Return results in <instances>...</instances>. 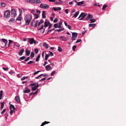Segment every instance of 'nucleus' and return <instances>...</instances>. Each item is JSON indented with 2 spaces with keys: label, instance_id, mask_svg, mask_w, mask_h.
<instances>
[{
  "label": "nucleus",
  "instance_id": "nucleus-1",
  "mask_svg": "<svg viewBox=\"0 0 126 126\" xmlns=\"http://www.w3.org/2000/svg\"><path fill=\"white\" fill-rule=\"evenodd\" d=\"M32 18V16L31 15L29 14L26 15L24 18L25 22V25H27L29 24Z\"/></svg>",
  "mask_w": 126,
  "mask_h": 126
},
{
  "label": "nucleus",
  "instance_id": "nucleus-2",
  "mask_svg": "<svg viewBox=\"0 0 126 126\" xmlns=\"http://www.w3.org/2000/svg\"><path fill=\"white\" fill-rule=\"evenodd\" d=\"M7 43V39L4 38H2L1 40L0 39V45L2 47H5L6 46V44Z\"/></svg>",
  "mask_w": 126,
  "mask_h": 126
},
{
  "label": "nucleus",
  "instance_id": "nucleus-3",
  "mask_svg": "<svg viewBox=\"0 0 126 126\" xmlns=\"http://www.w3.org/2000/svg\"><path fill=\"white\" fill-rule=\"evenodd\" d=\"M40 7L42 8L47 9L49 8V6L47 4L42 3L40 4Z\"/></svg>",
  "mask_w": 126,
  "mask_h": 126
},
{
  "label": "nucleus",
  "instance_id": "nucleus-4",
  "mask_svg": "<svg viewBox=\"0 0 126 126\" xmlns=\"http://www.w3.org/2000/svg\"><path fill=\"white\" fill-rule=\"evenodd\" d=\"M38 20H36V21H35V20L34 18L33 19L32 21L31 22V26L32 27L33 26V23L34 22H35V25L34 26V27L35 28H36L37 27V23H38Z\"/></svg>",
  "mask_w": 126,
  "mask_h": 126
},
{
  "label": "nucleus",
  "instance_id": "nucleus-5",
  "mask_svg": "<svg viewBox=\"0 0 126 126\" xmlns=\"http://www.w3.org/2000/svg\"><path fill=\"white\" fill-rule=\"evenodd\" d=\"M10 11L9 10H6L4 13V17L6 18H8L10 16Z\"/></svg>",
  "mask_w": 126,
  "mask_h": 126
},
{
  "label": "nucleus",
  "instance_id": "nucleus-6",
  "mask_svg": "<svg viewBox=\"0 0 126 126\" xmlns=\"http://www.w3.org/2000/svg\"><path fill=\"white\" fill-rule=\"evenodd\" d=\"M17 15L16 11L14 9H12L11 10V16H12L15 17Z\"/></svg>",
  "mask_w": 126,
  "mask_h": 126
},
{
  "label": "nucleus",
  "instance_id": "nucleus-7",
  "mask_svg": "<svg viewBox=\"0 0 126 126\" xmlns=\"http://www.w3.org/2000/svg\"><path fill=\"white\" fill-rule=\"evenodd\" d=\"M87 15V14H86L83 13H82L78 17V18H80V17H82L79 19V20H82Z\"/></svg>",
  "mask_w": 126,
  "mask_h": 126
},
{
  "label": "nucleus",
  "instance_id": "nucleus-8",
  "mask_svg": "<svg viewBox=\"0 0 126 126\" xmlns=\"http://www.w3.org/2000/svg\"><path fill=\"white\" fill-rule=\"evenodd\" d=\"M28 39H29L28 41L30 44H32L33 43L34 38H28Z\"/></svg>",
  "mask_w": 126,
  "mask_h": 126
},
{
  "label": "nucleus",
  "instance_id": "nucleus-9",
  "mask_svg": "<svg viewBox=\"0 0 126 126\" xmlns=\"http://www.w3.org/2000/svg\"><path fill=\"white\" fill-rule=\"evenodd\" d=\"M54 27L56 28H61L62 27L58 23L55 24L54 25Z\"/></svg>",
  "mask_w": 126,
  "mask_h": 126
},
{
  "label": "nucleus",
  "instance_id": "nucleus-10",
  "mask_svg": "<svg viewBox=\"0 0 126 126\" xmlns=\"http://www.w3.org/2000/svg\"><path fill=\"white\" fill-rule=\"evenodd\" d=\"M59 38L62 41H66L67 39V38L66 37H64L62 36H60L59 37Z\"/></svg>",
  "mask_w": 126,
  "mask_h": 126
},
{
  "label": "nucleus",
  "instance_id": "nucleus-11",
  "mask_svg": "<svg viewBox=\"0 0 126 126\" xmlns=\"http://www.w3.org/2000/svg\"><path fill=\"white\" fill-rule=\"evenodd\" d=\"M24 51V48L22 49L18 52L19 55L20 56L22 55Z\"/></svg>",
  "mask_w": 126,
  "mask_h": 126
},
{
  "label": "nucleus",
  "instance_id": "nucleus-12",
  "mask_svg": "<svg viewBox=\"0 0 126 126\" xmlns=\"http://www.w3.org/2000/svg\"><path fill=\"white\" fill-rule=\"evenodd\" d=\"M21 14H20L16 18V20L17 21H21V19L22 18V17L21 16Z\"/></svg>",
  "mask_w": 126,
  "mask_h": 126
},
{
  "label": "nucleus",
  "instance_id": "nucleus-13",
  "mask_svg": "<svg viewBox=\"0 0 126 126\" xmlns=\"http://www.w3.org/2000/svg\"><path fill=\"white\" fill-rule=\"evenodd\" d=\"M38 83L37 82V85L35 87H32V89L33 91H35L36 90L37 88L38 87Z\"/></svg>",
  "mask_w": 126,
  "mask_h": 126
},
{
  "label": "nucleus",
  "instance_id": "nucleus-14",
  "mask_svg": "<svg viewBox=\"0 0 126 126\" xmlns=\"http://www.w3.org/2000/svg\"><path fill=\"white\" fill-rule=\"evenodd\" d=\"M46 69L47 71H49L51 69L52 67L49 65L46 66Z\"/></svg>",
  "mask_w": 126,
  "mask_h": 126
},
{
  "label": "nucleus",
  "instance_id": "nucleus-15",
  "mask_svg": "<svg viewBox=\"0 0 126 126\" xmlns=\"http://www.w3.org/2000/svg\"><path fill=\"white\" fill-rule=\"evenodd\" d=\"M15 98L16 102L18 103H19L20 102V100L19 97L17 96H15Z\"/></svg>",
  "mask_w": 126,
  "mask_h": 126
},
{
  "label": "nucleus",
  "instance_id": "nucleus-16",
  "mask_svg": "<svg viewBox=\"0 0 126 126\" xmlns=\"http://www.w3.org/2000/svg\"><path fill=\"white\" fill-rule=\"evenodd\" d=\"M93 18V16L89 14L86 18V19L87 20H89L90 19H92Z\"/></svg>",
  "mask_w": 126,
  "mask_h": 126
},
{
  "label": "nucleus",
  "instance_id": "nucleus-17",
  "mask_svg": "<svg viewBox=\"0 0 126 126\" xmlns=\"http://www.w3.org/2000/svg\"><path fill=\"white\" fill-rule=\"evenodd\" d=\"M5 103V102H0V104H1V107L0 108V110H2L3 108L4 104Z\"/></svg>",
  "mask_w": 126,
  "mask_h": 126
},
{
  "label": "nucleus",
  "instance_id": "nucleus-18",
  "mask_svg": "<svg viewBox=\"0 0 126 126\" xmlns=\"http://www.w3.org/2000/svg\"><path fill=\"white\" fill-rule=\"evenodd\" d=\"M30 53V51L28 50L27 49H26V56H29Z\"/></svg>",
  "mask_w": 126,
  "mask_h": 126
},
{
  "label": "nucleus",
  "instance_id": "nucleus-19",
  "mask_svg": "<svg viewBox=\"0 0 126 126\" xmlns=\"http://www.w3.org/2000/svg\"><path fill=\"white\" fill-rule=\"evenodd\" d=\"M50 122H48L46 121H45L41 125V126H43L46 125V124H48L50 123Z\"/></svg>",
  "mask_w": 126,
  "mask_h": 126
},
{
  "label": "nucleus",
  "instance_id": "nucleus-20",
  "mask_svg": "<svg viewBox=\"0 0 126 126\" xmlns=\"http://www.w3.org/2000/svg\"><path fill=\"white\" fill-rule=\"evenodd\" d=\"M30 92L31 90L29 89H27L25 90L23 92L24 93H29Z\"/></svg>",
  "mask_w": 126,
  "mask_h": 126
},
{
  "label": "nucleus",
  "instance_id": "nucleus-21",
  "mask_svg": "<svg viewBox=\"0 0 126 126\" xmlns=\"http://www.w3.org/2000/svg\"><path fill=\"white\" fill-rule=\"evenodd\" d=\"M77 5H76L75 6L77 5L78 6H80L81 5L83 4H84V2H83V1H81V2H77Z\"/></svg>",
  "mask_w": 126,
  "mask_h": 126
},
{
  "label": "nucleus",
  "instance_id": "nucleus-22",
  "mask_svg": "<svg viewBox=\"0 0 126 126\" xmlns=\"http://www.w3.org/2000/svg\"><path fill=\"white\" fill-rule=\"evenodd\" d=\"M78 33L76 32H73L72 33V36L77 37Z\"/></svg>",
  "mask_w": 126,
  "mask_h": 126
},
{
  "label": "nucleus",
  "instance_id": "nucleus-23",
  "mask_svg": "<svg viewBox=\"0 0 126 126\" xmlns=\"http://www.w3.org/2000/svg\"><path fill=\"white\" fill-rule=\"evenodd\" d=\"M79 11L76 13L74 15L73 17L75 18H76L79 15Z\"/></svg>",
  "mask_w": 126,
  "mask_h": 126
},
{
  "label": "nucleus",
  "instance_id": "nucleus-24",
  "mask_svg": "<svg viewBox=\"0 0 126 126\" xmlns=\"http://www.w3.org/2000/svg\"><path fill=\"white\" fill-rule=\"evenodd\" d=\"M10 109H11V110L12 109L13 110H14L15 109V108L14 105H12L10 106Z\"/></svg>",
  "mask_w": 126,
  "mask_h": 126
},
{
  "label": "nucleus",
  "instance_id": "nucleus-25",
  "mask_svg": "<svg viewBox=\"0 0 126 126\" xmlns=\"http://www.w3.org/2000/svg\"><path fill=\"white\" fill-rule=\"evenodd\" d=\"M45 11H42V17L44 18H46V17L45 16Z\"/></svg>",
  "mask_w": 126,
  "mask_h": 126
},
{
  "label": "nucleus",
  "instance_id": "nucleus-26",
  "mask_svg": "<svg viewBox=\"0 0 126 126\" xmlns=\"http://www.w3.org/2000/svg\"><path fill=\"white\" fill-rule=\"evenodd\" d=\"M95 26V24H89V26L91 27H94Z\"/></svg>",
  "mask_w": 126,
  "mask_h": 126
},
{
  "label": "nucleus",
  "instance_id": "nucleus-27",
  "mask_svg": "<svg viewBox=\"0 0 126 126\" xmlns=\"http://www.w3.org/2000/svg\"><path fill=\"white\" fill-rule=\"evenodd\" d=\"M34 53L33 52H32L31 53V54L30 55L31 58V59L32 58H33L34 57Z\"/></svg>",
  "mask_w": 126,
  "mask_h": 126
},
{
  "label": "nucleus",
  "instance_id": "nucleus-28",
  "mask_svg": "<svg viewBox=\"0 0 126 126\" xmlns=\"http://www.w3.org/2000/svg\"><path fill=\"white\" fill-rule=\"evenodd\" d=\"M43 46L47 48H48V47L47 44L46 43H43Z\"/></svg>",
  "mask_w": 126,
  "mask_h": 126
},
{
  "label": "nucleus",
  "instance_id": "nucleus-29",
  "mask_svg": "<svg viewBox=\"0 0 126 126\" xmlns=\"http://www.w3.org/2000/svg\"><path fill=\"white\" fill-rule=\"evenodd\" d=\"M37 83H34L33 84H30L29 85V86H36V85H37Z\"/></svg>",
  "mask_w": 126,
  "mask_h": 126
},
{
  "label": "nucleus",
  "instance_id": "nucleus-30",
  "mask_svg": "<svg viewBox=\"0 0 126 126\" xmlns=\"http://www.w3.org/2000/svg\"><path fill=\"white\" fill-rule=\"evenodd\" d=\"M49 24V22H45V24H44V27H47L48 25Z\"/></svg>",
  "mask_w": 126,
  "mask_h": 126
},
{
  "label": "nucleus",
  "instance_id": "nucleus-31",
  "mask_svg": "<svg viewBox=\"0 0 126 126\" xmlns=\"http://www.w3.org/2000/svg\"><path fill=\"white\" fill-rule=\"evenodd\" d=\"M64 30V29H56L55 30V31H57L58 32H60L63 31Z\"/></svg>",
  "mask_w": 126,
  "mask_h": 126
},
{
  "label": "nucleus",
  "instance_id": "nucleus-32",
  "mask_svg": "<svg viewBox=\"0 0 126 126\" xmlns=\"http://www.w3.org/2000/svg\"><path fill=\"white\" fill-rule=\"evenodd\" d=\"M40 55H39L37 56L36 59V61L38 62L39 61V59L40 57Z\"/></svg>",
  "mask_w": 126,
  "mask_h": 126
},
{
  "label": "nucleus",
  "instance_id": "nucleus-33",
  "mask_svg": "<svg viewBox=\"0 0 126 126\" xmlns=\"http://www.w3.org/2000/svg\"><path fill=\"white\" fill-rule=\"evenodd\" d=\"M34 16L35 18L37 19L38 17V15L36 14H34Z\"/></svg>",
  "mask_w": 126,
  "mask_h": 126
},
{
  "label": "nucleus",
  "instance_id": "nucleus-34",
  "mask_svg": "<svg viewBox=\"0 0 126 126\" xmlns=\"http://www.w3.org/2000/svg\"><path fill=\"white\" fill-rule=\"evenodd\" d=\"M90 21H91V23H92L95 22L96 21V20L94 19H90Z\"/></svg>",
  "mask_w": 126,
  "mask_h": 126
},
{
  "label": "nucleus",
  "instance_id": "nucleus-35",
  "mask_svg": "<svg viewBox=\"0 0 126 126\" xmlns=\"http://www.w3.org/2000/svg\"><path fill=\"white\" fill-rule=\"evenodd\" d=\"M3 7H4L5 6V3L2 2L0 4Z\"/></svg>",
  "mask_w": 126,
  "mask_h": 126
},
{
  "label": "nucleus",
  "instance_id": "nucleus-36",
  "mask_svg": "<svg viewBox=\"0 0 126 126\" xmlns=\"http://www.w3.org/2000/svg\"><path fill=\"white\" fill-rule=\"evenodd\" d=\"M43 23V21L42 20H41L39 22L38 24V26H39L42 23Z\"/></svg>",
  "mask_w": 126,
  "mask_h": 126
},
{
  "label": "nucleus",
  "instance_id": "nucleus-37",
  "mask_svg": "<svg viewBox=\"0 0 126 126\" xmlns=\"http://www.w3.org/2000/svg\"><path fill=\"white\" fill-rule=\"evenodd\" d=\"M26 58V57L24 56H22L21 57H20L19 58L21 60H24Z\"/></svg>",
  "mask_w": 126,
  "mask_h": 126
},
{
  "label": "nucleus",
  "instance_id": "nucleus-38",
  "mask_svg": "<svg viewBox=\"0 0 126 126\" xmlns=\"http://www.w3.org/2000/svg\"><path fill=\"white\" fill-rule=\"evenodd\" d=\"M9 43H8V46H10V44H12L13 41L10 40H9Z\"/></svg>",
  "mask_w": 126,
  "mask_h": 126
},
{
  "label": "nucleus",
  "instance_id": "nucleus-39",
  "mask_svg": "<svg viewBox=\"0 0 126 126\" xmlns=\"http://www.w3.org/2000/svg\"><path fill=\"white\" fill-rule=\"evenodd\" d=\"M107 5H104L103 6L102 8V10H104L107 7Z\"/></svg>",
  "mask_w": 126,
  "mask_h": 126
},
{
  "label": "nucleus",
  "instance_id": "nucleus-40",
  "mask_svg": "<svg viewBox=\"0 0 126 126\" xmlns=\"http://www.w3.org/2000/svg\"><path fill=\"white\" fill-rule=\"evenodd\" d=\"M15 20L14 19L11 18L9 20V22H13V21L15 22Z\"/></svg>",
  "mask_w": 126,
  "mask_h": 126
},
{
  "label": "nucleus",
  "instance_id": "nucleus-41",
  "mask_svg": "<svg viewBox=\"0 0 126 126\" xmlns=\"http://www.w3.org/2000/svg\"><path fill=\"white\" fill-rule=\"evenodd\" d=\"M36 3H41V1L39 0H36Z\"/></svg>",
  "mask_w": 126,
  "mask_h": 126
},
{
  "label": "nucleus",
  "instance_id": "nucleus-42",
  "mask_svg": "<svg viewBox=\"0 0 126 126\" xmlns=\"http://www.w3.org/2000/svg\"><path fill=\"white\" fill-rule=\"evenodd\" d=\"M41 71H38L34 73L33 74L34 75H35L36 74H38L39 72H40Z\"/></svg>",
  "mask_w": 126,
  "mask_h": 126
},
{
  "label": "nucleus",
  "instance_id": "nucleus-43",
  "mask_svg": "<svg viewBox=\"0 0 126 126\" xmlns=\"http://www.w3.org/2000/svg\"><path fill=\"white\" fill-rule=\"evenodd\" d=\"M38 50L37 49H35L34 50V51L35 53H37L38 52Z\"/></svg>",
  "mask_w": 126,
  "mask_h": 126
},
{
  "label": "nucleus",
  "instance_id": "nucleus-44",
  "mask_svg": "<svg viewBox=\"0 0 126 126\" xmlns=\"http://www.w3.org/2000/svg\"><path fill=\"white\" fill-rule=\"evenodd\" d=\"M58 51L60 52L62 51V49L61 48L59 47H58Z\"/></svg>",
  "mask_w": 126,
  "mask_h": 126
},
{
  "label": "nucleus",
  "instance_id": "nucleus-45",
  "mask_svg": "<svg viewBox=\"0 0 126 126\" xmlns=\"http://www.w3.org/2000/svg\"><path fill=\"white\" fill-rule=\"evenodd\" d=\"M77 46L76 45H74L72 47V49L73 51H75V49L76 47Z\"/></svg>",
  "mask_w": 126,
  "mask_h": 126
},
{
  "label": "nucleus",
  "instance_id": "nucleus-46",
  "mask_svg": "<svg viewBox=\"0 0 126 126\" xmlns=\"http://www.w3.org/2000/svg\"><path fill=\"white\" fill-rule=\"evenodd\" d=\"M34 63V62H33V61H30L29 62H28L27 63V64H30L32 63Z\"/></svg>",
  "mask_w": 126,
  "mask_h": 126
},
{
  "label": "nucleus",
  "instance_id": "nucleus-47",
  "mask_svg": "<svg viewBox=\"0 0 126 126\" xmlns=\"http://www.w3.org/2000/svg\"><path fill=\"white\" fill-rule=\"evenodd\" d=\"M55 71H53L51 74V75L52 76H53V75L55 74Z\"/></svg>",
  "mask_w": 126,
  "mask_h": 126
},
{
  "label": "nucleus",
  "instance_id": "nucleus-48",
  "mask_svg": "<svg viewBox=\"0 0 126 126\" xmlns=\"http://www.w3.org/2000/svg\"><path fill=\"white\" fill-rule=\"evenodd\" d=\"M10 114L11 115H12L13 112H14V111H13V110H12L11 109H10Z\"/></svg>",
  "mask_w": 126,
  "mask_h": 126
},
{
  "label": "nucleus",
  "instance_id": "nucleus-49",
  "mask_svg": "<svg viewBox=\"0 0 126 126\" xmlns=\"http://www.w3.org/2000/svg\"><path fill=\"white\" fill-rule=\"evenodd\" d=\"M43 28V25H42L41 26V28H38V30H41Z\"/></svg>",
  "mask_w": 126,
  "mask_h": 126
},
{
  "label": "nucleus",
  "instance_id": "nucleus-50",
  "mask_svg": "<svg viewBox=\"0 0 126 126\" xmlns=\"http://www.w3.org/2000/svg\"><path fill=\"white\" fill-rule=\"evenodd\" d=\"M49 53L51 56H52L53 55V54L52 52L50 51H49Z\"/></svg>",
  "mask_w": 126,
  "mask_h": 126
},
{
  "label": "nucleus",
  "instance_id": "nucleus-51",
  "mask_svg": "<svg viewBox=\"0 0 126 126\" xmlns=\"http://www.w3.org/2000/svg\"><path fill=\"white\" fill-rule=\"evenodd\" d=\"M81 41V40L80 39H79L76 42V43H77L79 42H80Z\"/></svg>",
  "mask_w": 126,
  "mask_h": 126
},
{
  "label": "nucleus",
  "instance_id": "nucleus-52",
  "mask_svg": "<svg viewBox=\"0 0 126 126\" xmlns=\"http://www.w3.org/2000/svg\"><path fill=\"white\" fill-rule=\"evenodd\" d=\"M58 21V19L57 18H56L54 20L53 22L54 23H56Z\"/></svg>",
  "mask_w": 126,
  "mask_h": 126
},
{
  "label": "nucleus",
  "instance_id": "nucleus-53",
  "mask_svg": "<svg viewBox=\"0 0 126 126\" xmlns=\"http://www.w3.org/2000/svg\"><path fill=\"white\" fill-rule=\"evenodd\" d=\"M6 109H4L1 112V113L3 114L5 111H6Z\"/></svg>",
  "mask_w": 126,
  "mask_h": 126
},
{
  "label": "nucleus",
  "instance_id": "nucleus-54",
  "mask_svg": "<svg viewBox=\"0 0 126 126\" xmlns=\"http://www.w3.org/2000/svg\"><path fill=\"white\" fill-rule=\"evenodd\" d=\"M46 79V78H43V79H42L41 80H39V81H43L45 80Z\"/></svg>",
  "mask_w": 126,
  "mask_h": 126
},
{
  "label": "nucleus",
  "instance_id": "nucleus-55",
  "mask_svg": "<svg viewBox=\"0 0 126 126\" xmlns=\"http://www.w3.org/2000/svg\"><path fill=\"white\" fill-rule=\"evenodd\" d=\"M68 9H66L65 10V13L66 14H68Z\"/></svg>",
  "mask_w": 126,
  "mask_h": 126
},
{
  "label": "nucleus",
  "instance_id": "nucleus-56",
  "mask_svg": "<svg viewBox=\"0 0 126 126\" xmlns=\"http://www.w3.org/2000/svg\"><path fill=\"white\" fill-rule=\"evenodd\" d=\"M25 79H26L25 77L24 76L21 78V80L23 81Z\"/></svg>",
  "mask_w": 126,
  "mask_h": 126
},
{
  "label": "nucleus",
  "instance_id": "nucleus-57",
  "mask_svg": "<svg viewBox=\"0 0 126 126\" xmlns=\"http://www.w3.org/2000/svg\"><path fill=\"white\" fill-rule=\"evenodd\" d=\"M30 58V57H28L26 59L24 60V61H27Z\"/></svg>",
  "mask_w": 126,
  "mask_h": 126
},
{
  "label": "nucleus",
  "instance_id": "nucleus-58",
  "mask_svg": "<svg viewBox=\"0 0 126 126\" xmlns=\"http://www.w3.org/2000/svg\"><path fill=\"white\" fill-rule=\"evenodd\" d=\"M2 68L5 71H6L8 69V68H5L3 67Z\"/></svg>",
  "mask_w": 126,
  "mask_h": 126
},
{
  "label": "nucleus",
  "instance_id": "nucleus-59",
  "mask_svg": "<svg viewBox=\"0 0 126 126\" xmlns=\"http://www.w3.org/2000/svg\"><path fill=\"white\" fill-rule=\"evenodd\" d=\"M76 37H74L73 36H72V41L75 40V39L76 38Z\"/></svg>",
  "mask_w": 126,
  "mask_h": 126
},
{
  "label": "nucleus",
  "instance_id": "nucleus-60",
  "mask_svg": "<svg viewBox=\"0 0 126 126\" xmlns=\"http://www.w3.org/2000/svg\"><path fill=\"white\" fill-rule=\"evenodd\" d=\"M36 12L38 14H40L41 13V12L40 11L37 10H36Z\"/></svg>",
  "mask_w": 126,
  "mask_h": 126
},
{
  "label": "nucleus",
  "instance_id": "nucleus-61",
  "mask_svg": "<svg viewBox=\"0 0 126 126\" xmlns=\"http://www.w3.org/2000/svg\"><path fill=\"white\" fill-rule=\"evenodd\" d=\"M34 12H35V11L34 9L32 10L31 11V13L32 14H33V15L34 14Z\"/></svg>",
  "mask_w": 126,
  "mask_h": 126
},
{
  "label": "nucleus",
  "instance_id": "nucleus-62",
  "mask_svg": "<svg viewBox=\"0 0 126 126\" xmlns=\"http://www.w3.org/2000/svg\"><path fill=\"white\" fill-rule=\"evenodd\" d=\"M55 30V28H53V29H50V30H49L48 32H47V33H48V32H51V31H52V30Z\"/></svg>",
  "mask_w": 126,
  "mask_h": 126
},
{
  "label": "nucleus",
  "instance_id": "nucleus-63",
  "mask_svg": "<svg viewBox=\"0 0 126 126\" xmlns=\"http://www.w3.org/2000/svg\"><path fill=\"white\" fill-rule=\"evenodd\" d=\"M68 27L69 29L70 30L71 29V26L69 25H68Z\"/></svg>",
  "mask_w": 126,
  "mask_h": 126
},
{
  "label": "nucleus",
  "instance_id": "nucleus-64",
  "mask_svg": "<svg viewBox=\"0 0 126 126\" xmlns=\"http://www.w3.org/2000/svg\"><path fill=\"white\" fill-rule=\"evenodd\" d=\"M53 8L54 9V11H56L57 10H58L57 8H56L54 7H53Z\"/></svg>",
  "mask_w": 126,
  "mask_h": 126
}]
</instances>
